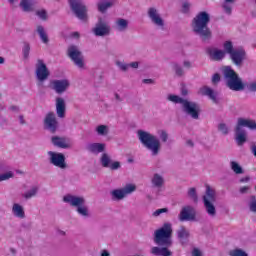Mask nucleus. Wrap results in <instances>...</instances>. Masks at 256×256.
Wrapping results in <instances>:
<instances>
[{"mask_svg": "<svg viewBox=\"0 0 256 256\" xmlns=\"http://www.w3.org/2000/svg\"><path fill=\"white\" fill-rule=\"evenodd\" d=\"M142 83H144L145 85H153V84H155V80H153V79H143Z\"/></svg>", "mask_w": 256, "mask_h": 256, "instance_id": "obj_53", "label": "nucleus"}, {"mask_svg": "<svg viewBox=\"0 0 256 256\" xmlns=\"http://www.w3.org/2000/svg\"><path fill=\"white\" fill-rule=\"evenodd\" d=\"M215 201H217V197L215 196V190L212 189L211 186H206V194L203 196V203L206 209V213L210 217L217 216V209L215 208Z\"/></svg>", "mask_w": 256, "mask_h": 256, "instance_id": "obj_9", "label": "nucleus"}, {"mask_svg": "<svg viewBox=\"0 0 256 256\" xmlns=\"http://www.w3.org/2000/svg\"><path fill=\"white\" fill-rule=\"evenodd\" d=\"M93 33L96 37H105L111 34V26L103 18H99L93 28Z\"/></svg>", "mask_w": 256, "mask_h": 256, "instance_id": "obj_14", "label": "nucleus"}, {"mask_svg": "<svg viewBox=\"0 0 256 256\" xmlns=\"http://www.w3.org/2000/svg\"><path fill=\"white\" fill-rule=\"evenodd\" d=\"M211 21V16L209 13L205 11L199 12L193 19H192V31L200 37L202 41H210L213 34L211 29H209V23Z\"/></svg>", "mask_w": 256, "mask_h": 256, "instance_id": "obj_2", "label": "nucleus"}, {"mask_svg": "<svg viewBox=\"0 0 256 256\" xmlns=\"http://www.w3.org/2000/svg\"><path fill=\"white\" fill-rule=\"evenodd\" d=\"M220 82H221V74L215 73L212 76V83H213V85H217V83H220Z\"/></svg>", "mask_w": 256, "mask_h": 256, "instance_id": "obj_49", "label": "nucleus"}, {"mask_svg": "<svg viewBox=\"0 0 256 256\" xmlns=\"http://www.w3.org/2000/svg\"><path fill=\"white\" fill-rule=\"evenodd\" d=\"M192 256H203L201 254V250H199L198 248H194L192 251Z\"/></svg>", "mask_w": 256, "mask_h": 256, "instance_id": "obj_55", "label": "nucleus"}, {"mask_svg": "<svg viewBox=\"0 0 256 256\" xmlns=\"http://www.w3.org/2000/svg\"><path fill=\"white\" fill-rule=\"evenodd\" d=\"M229 3H235V0H224L222 9L226 15H231L233 13V6H231Z\"/></svg>", "mask_w": 256, "mask_h": 256, "instance_id": "obj_34", "label": "nucleus"}, {"mask_svg": "<svg viewBox=\"0 0 256 256\" xmlns=\"http://www.w3.org/2000/svg\"><path fill=\"white\" fill-rule=\"evenodd\" d=\"M168 101H171L172 103H180L185 115H188V117H191L192 119H199V115L201 114V106L199 103L183 99L178 95L173 94L168 95Z\"/></svg>", "mask_w": 256, "mask_h": 256, "instance_id": "obj_4", "label": "nucleus"}, {"mask_svg": "<svg viewBox=\"0 0 256 256\" xmlns=\"http://www.w3.org/2000/svg\"><path fill=\"white\" fill-rule=\"evenodd\" d=\"M173 226L171 223H164L163 226L154 232V243L158 246L151 248L150 253L154 256H172L173 252L169 247H173Z\"/></svg>", "mask_w": 256, "mask_h": 256, "instance_id": "obj_1", "label": "nucleus"}, {"mask_svg": "<svg viewBox=\"0 0 256 256\" xmlns=\"http://www.w3.org/2000/svg\"><path fill=\"white\" fill-rule=\"evenodd\" d=\"M96 132L98 133V135H102V136L108 135L109 127H107L106 125H99L96 128Z\"/></svg>", "mask_w": 256, "mask_h": 256, "instance_id": "obj_39", "label": "nucleus"}, {"mask_svg": "<svg viewBox=\"0 0 256 256\" xmlns=\"http://www.w3.org/2000/svg\"><path fill=\"white\" fill-rule=\"evenodd\" d=\"M250 149H251V153L254 155V157H256V145L252 144Z\"/></svg>", "mask_w": 256, "mask_h": 256, "instance_id": "obj_58", "label": "nucleus"}, {"mask_svg": "<svg viewBox=\"0 0 256 256\" xmlns=\"http://www.w3.org/2000/svg\"><path fill=\"white\" fill-rule=\"evenodd\" d=\"M52 144L54 147H59L60 149H69V144L65 141V138L59 136H53Z\"/></svg>", "mask_w": 256, "mask_h": 256, "instance_id": "obj_28", "label": "nucleus"}, {"mask_svg": "<svg viewBox=\"0 0 256 256\" xmlns=\"http://www.w3.org/2000/svg\"><path fill=\"white\" fill-rule=\"evenodd\" d=\"M158 135H159L162 143H167V141L169 140V134L165 130H159Z\"/></svg>", "mask_w": 256, "mask_h": 256, "instance_id": "obj_42", "label": "nucleus"}, {"mask_svg": "<svg viewBox=\"0 0 256 256\" xmlns=\"http://www.w3.org/2000/svg\"><path fill=\"white\" fill-rule=\"evenodd\" d=\"M49 75H51V73L49 72V68H47V64H45L43 60L38 59L36 62V78L38 81H47Z\"/></svg>", "mask_w": 256, "mask_h": 256, "instance_id": "obj_17", "label": "nucleus"}, {"mask_svg": "<svg viewBox=\"0 0 256 256\" xmlns=\"http://www.w3.org/2000/svg\"><path fill=\"white\" fill-rule=\"evenodd\" d=\"M248 207L250 211H252V213H256V196L255 195L250 196Z\"/></svg>", "mask_w": 256, "mask_h": 256, "instance_id": "obj_40", "label": "nucleus"}, {"mask_svg": "<svg viewBox=\"0 0 256 256\" xmlns=\"http://www.w3.org/2000/svg\"><path fill=\"white\" fill-rule=\"evenodd\" d=\"M70 9L72 13L79 19L80 21H87L88 19V9L87 5L83 3L82 1L80 2H72Z\"/></svg>", "mask_w": 256, "mask_h": 256, "instance_id": "obj_12", "label": "nucleus"}, {"mask_svg": "<svg viewBox=\"0 0 256 256\" xmlns=\"http://www.w3.org/2000/svg\"><path fill=\"white\" fill-rule=\"evenodd\" d=\"M223 48L225 55L228 54L230 56L232 63L236 65V67H241V65H243V60L245 57H247V52H245V49H235L233 47V42L229 40L224 42Z\"/></svg>", "mask_w": 256, "mask_h": 256, "instance_id": "obj_8", "label": "nucleus"}, {"mask_svg": "<svg viewBox=\"0 0 256 256\" xmlns=\"http://www.w3.org/2000/svg\"><path fill=\"white\" fill-rule=\"evenodd\" d=\"M67 111V105L65 99L58 97L56 98V114L60 119H65V113Z\"/></svg>", "mask_w": 256, "mask_h": 256, "instance_id": "obj_23", "label": "nucleus"}, {"mask_svg": "<svg viewBox=\"0 0 256 256\" xmlns=\"http://www.w3.org/2000/svg\"><path fill=\"white\" fill-rule=\"evenodd\" d=\"M49 161L54 167H59V169H67V162H65V154L59 152L49 151Z\"/></svg>", "mask_w": 256, "mask_h": 256, "instance_id": "obj_16", "label": "nucleus"}, {"mask_svg": "<svg viewBox=\"0 0 256 256\" xmlns=\"http://www.w3.org/2000/svg\"><path fill=\"white\" fill-rule=\"evenodd\" d=\"M101 256H111V253H109L107 250H102Z\"/></svg>", "mask_w": 256, "mask_h": 256, "instance_id": "obj_60", "label": "nucleus"}, {"mask_svg": "<svg viewBox=\"0 0 256 256\" xmlns=\"http://www.w3.org/2000/svg\"><path fill=\"white\" fill-rule=\"evenodd\" d=\"M230 168L232 169V171H234L236 175H243L244 173L243 167H241V165H239V163L235 161L230 162Z\"/></svg>", "mask_w": 256, "mask_h": 256, "instance_id": "obj_36", "label": "nucleus"}, {"mask_svg": "<svg viewBox=\"0 0 256 256\" xmlns=\"http://www.w3.org/2000/svg\"><path fill=\"white\" fill-rule=\"evenodd\" d=\"M111 7H113V1L100 0L97 3L99 13H107V10L111 9Z\"/></svg>", "mask_w": 256, "mask_h": 256, "instance_id": "obj_30", "label": "nucleus"}, {"mask_svg": "<svg viewBox=\"0 0 256 256\" xmlns=\"http://www.w3.org/2000/svg\"><path fill=\"white\" fill-rule=\"evenodd\" d=\"M137 190L134 184H127L124 188L114 189L110 192L112 201H123L127 195H131Z\"/></svg>", "mask_w": 256, "mask_h": 256, "instance_id": "obj_11", "label": "nucleus"}, {"mask_svg": "<svg viewBox=\"0 0 256 256\" xmlns=\"http://www.w3.org/2000/svg\"><path fill=\"white\" fill-rule=\"evenodd\" d=\"M250 179L251 178L249 176H246V177L240 179V183H249Z\"/></svg>", "mask_w": 256, "mask_h": 256, "instance_id": "obj_57", "label": "nucleus"}, {"mask_svg": "<svg viewBox=\"0 0 256 256\" xmlns=\"http://www.w3.org/2000/svg\"><path fill=\"white\" fill-rule=\"evenodd\" d=\"M152 187H155L156 189H161L163 185H165V179L160 174L156 173L153 175L151 179Z\"/></svg>", "mask_w": 256, "mask_h": 256, "instance_id": "obj_29", "label": "nucleus"}, {"mask_svg": "<svg viewBox=\"0 0 256 256\" xmlns=\"http://www.w3.org/2000/svg\"><path fill=\"white\" fill-rule=\"evenodd\" d=\"M147 15L150 19V21L153 23V25H156V27H160V29H164L165 27V20L161 17V14H159V10L155 7L148 8Z\"/></svg>", "mask_w": 256, "mask_h": 256, "instance_id": "obj_19", "label": "nucleus"}, {"mask_svg": "<svg viewBox=\"0 0 256 256\" xmlns=\"http://www.w3.org/2000/svg\"><path fill=\"white\" fill-rule=\"evenodd\" d=\"M69 59L74 63L78 69H85V60L83 53L79 50L76 45H71L67 50Z\"/></svg>", "mask_w": 256, "mask_h": 256, "instance_id": "obj_10", "label": "nucleus"}, {"mask_svg": "<svg viewBox=\"0 0 256 256\" xmlns=\"http://www.w3.org/2000/svg\"><path fill=\"white\" fill-rule=\"evenodd\" d=\"M11 177H13V173H11V172L0 174V182L7 181L8 179H11Z\"/></svg>", "mask_w": 256, "mask_h": 256, "instance_id": "obj_48", "label": "nucleus"}, {"mask_svg": "<svg viewBox=\"0 0 256 256\" xmlns=\"http://www.w3.org/2000/svg\"><path fill=\"white\" fill-rule=\"evenodd\" d=\"M37 193H39V186H33L30 190L24 193L22 197H24V199H32V197H35Z\"/></svg>", "mask_w": 256, "mask_h": 256, "instance_id": "obj_35", "label": "nucleus"}, {"mask_svg": "<svg viewBox=\"0 0 256 256\" xmlns=\"http://www.w3.org/2000/svg\"><path fill=\"white\" fill-rule=\"evenodd\" d=\"M10 253H12V255H16L17 250H15V248H10Z\"/></svg>", "mask_w": 256, "mask_h": 256, "instance_id": "obj_64", "label": "nucleus"}, {"mask_svg": "<svg viewBox=\"0 0 256 256\" xmlns=\"http://www.w3.org/2000/svg\"><path fill=\"white\" fill-rule=\"evenodd\" d=\"M188 94H189V91L187 90V87L182 86V88H181V95L183 97H186V95H188Z\"/></svg>", "mask_w": 256, "mask_h": 256, "instance_id": "obj_56", "label": "nucleus"}, {"mask_svg": "<svg viewBox=\"0 0 256 256\" xmlns=\"http://www.w3.org/2000/svg\"><path fill=\"white\" fill-rule=\"evenodd\" d=\"M116 65H117V67H119V69L121 71H128L129 70V64H127V63H123V62L118 61L116 63Z\"/></svg>", "mask_w": 256, "mask_h": 256, "instance_id": "obj_46", "label": "nucleus"}, {"mask_svg": "<svg viewBox=\"0 0 256 256\" xmlns=\"http://www.w3.org/2000/svg\"><path fill=\"white\" fill-rule=\"evenodd\" d=\"M114 28L116 29V31H119L120 33L127 31V29H129V20L124 18H118L115 21Z\"/></svg>", "mask_w": 256, "mask_h": 256, "instance_id": "obj_27", "label": "nucleus"}, {"mask_svg": "<svg viewBox=\"0 0 256 256\" xmlns=\"http://www.w3.org/2000/svg\"><path fill=\"white\" fill-rule=\"evenodd\" d=\"M190 235L191 233L189 230H187V228H185V226H182L179 230H177V237L181 245H187L189 243Z\"/></svg>", "mask_w": 256, "mask_h": 256, "instance_id": "obj_24", "label": "nucleus"}, {"mask_svg": "<svg viewBox=\"0 0 256 256\" xmlns=\"http://www.w3.org/2000/svg\"><path fill=\"white\" fill-rule=\"evenodd\" d=\"M21 125H25V119L23 118V115L19 116Z\"/></svg>", "mask_w": 256, "mask_h": 256, "instance_id": "obj_62", "label": "nucleus"}, {"mask_svg": "<svg viewBox=\"0 0 256 256\" xmlns=\"http://www.w3.org/2000/svg\"><path fill=\"white\" fill-rule=\"evenodd\" d=\"M189 9H191V3L184 2L182 4V13H185V14L189 13Z\"/></svg>", "mask_w": 256, "mask_h": 256, "instance_id": "obj_50", "label": "nucleus"}, {"mask_svg": "<svg viewBox=\"0 0 256 256\" xmlns=\"http://www.w3.org/2000/svg\"><path fill=\"white\" fill-rule=\"evenodd\" d=\"M206 54L211 61H223V59H225V51L214 47L206 48Z\"/></svg>", "mask_w": 256, "mask_h": 256, "instance_id": "obj_21", "label": "nucleus"}, {"mask_svg": "<svg viewBox=\"0 0 256 256\" xmlns=\"http://www.w3.org/2000/svg\"><path fill=\"white\" fill-rule=\"evenodd\" d=\"M31 52V45L28 42L23 43L22 53L24 59H29V53Z\"/></svg>", "mask_w": 256, "mask_h": 256, "instance_id": "obj_38", "label": "nucleus"}, {"mask_svg": "<svg viewBox=\"0 0 256 256\" xmlns=\"http://www.w3.org/2000/svg\"><path fill=\"white\" fill-rule=\"evenodd\" d=\"M36 32L38 33L40 40L44 45L49 44V35H47V32L45 31V27L39 25L37 26Z\"/></svg>", "mask_w": 256, "mask_h": 256, "instance_id": "obj_32", "label": "nucleus"}, {"mask_svg": "<svg viewBox=\"0 0 256 256\" xmlns=\"http://www.w3.org/2000/svg\"><path fill=\"white\" fill-rule=\"evenodd\" d=\"M222 74L226 87H228L230 91H245L243 79H241L239 74H237L231 66H224L222 68Z\"/></svg>", "mask_w": 256, "mask_h": 256, "instance_id": "obj_6", "label": "nucleus"}, {"mask_svg": "<svg viewBox=\"0 0 256 256\" xmlns=\"http://www.w3.org/2000/svg\"><path fill=\"white\" fill-rule=\"evenodd\" d=\"M69 1V5L71 7L72 3H79L81 0H68Z\"/></svg>", "mask_w": 256, "mask_h": 256, "instance_id": "obj_63", "label": "nucleus"}, {"mask_svg": "<svg viewBox=\"0 0 256 256\" xmlns=\"http://www.w3.org/2000/svg\"><path fill=\"white\" fill-rule=\"evenodd\" d=\"M162 213H169L168 208H160L153 212V217H159V215H162Z\"/></svg>", "mask_w": 256, "mask_h": 256, "instance_id": "obj_45", "label": "nucleus"}, {"mask_svg": "<svg viewBox=\"0 0 256 256\" xmlns=\"http://www.w3.org/2000/svg\"><path fill=\"white\" fill-rule=\"evenodd\" d=\"M249 189H251V187H249V186H243V187H241L240 188V193L242 194V195H245V193H247L248 191H249Z\"/></svg>", "mask_w": 256, "mask_h": 256, "instance_id": "obj_52", "label": "nucleus"}, {"mask_svg": "<svg viewBox=\"0 0 256 256\" xmlns=\"http://www.w3.org/2000/svg\"><path fill=\"white\" fill-rule=\"evenodd\" d=\"M183 67H185L186 69H191V67H193V64H191V61L185 60L183 62Z\"/></svg>", "mask_w": 256, "mask_h": 256, "instance_id": "obj_54", "label": "nucleus"}, {"mask_svg": "<svg viewBox=\"0 0 256 256\" xmlns=\"http://www.w3.org/2000/svg\"><path fill=\"white\" fill-rule=\"evenodd\" d=\"M230 256H248V255H247V252L241 249H235L230 252Z\"/></svg>", "mask_w": 256, "mask_h": 256, "instance_id": "obj_44", "label": "nucleus"}, {"mask_svg": "<svg viewBox=\"0 0 256 256\" xmlns=\"http://www.w3.org/2000/svg\"><path fill=\"white\" fill-rule=\"evenodd\" d=\"M199 95H202L204 97H208L213 101V103H219L217 100V92H215L213 89L209 88V86H203L198 91Z\"/></svg>", "mask_w": 256, "mask_h": 256, "instance_id": "obj_22", "label": "nucleus"}, {"mask_svg": "<svg viewBox=\"0 0 256 256\" xmlns=\"http://www.w3.org/2000/svg\"><path fill=\"white\" fill-rule=\"evenodd\" d=\"M247 89H248V91H250V93H256V80L250 82L247 85Z\"/></svg>", "mask_w": 256, "mask_h": 256, "instance_id": "obj_47", "label": "nucleus"}, {"mask_svg": "<svg viewBox=\"0 0 256 256\" xmlns=\"http://www.w3.org/2000/svg\"><path fill=\"white\" fill-rule=\"evenodd\" d=\"M63 201L64 203L71 205V207H76V211L78 215H81V217H91V213H89V207L85 205L87 203L85 197L67 194L63 197Z\"/></svg>", "mask_w": 256, "mask_h": 256, "instance_id": "obj_7", "label": "nucleus"}, {"mask_svg": "<svg viewBox=\"0 0 256 256\" xmlns=\"http://www.w3.org/2000/svg\"><path fill=\"white\" fill-rule=\"evenodd\" d=\"M188 197L194 203H198L199 202V196L197 195V189H195V188L188 189Z\"/></svg>", "mask_w": 256, "mask_h": 256, "instance_id": "obj_37", "label": "nucleus"}, {"mask_svg": "<svg viewBox=\"0 0 256 256\" xmlns=\"http://www.w3.org/2000/svg\"><path fill=\"white\" fill-rule=\"evenodd\" d=\"M105 147V143H90L86 149L89 153H93V155H99V153H105Z\"/></svg>", "mask_w": 256, "mask_h": 256, "instance_id": "obj_25", "label": "nucleus"}, {"mask_svg": "<svg viewBox=\"0 0 256 256\" xmlns=\"http://www.w3.org/2000/svg\"><path fill=\"white\" fill-rule=\"evenodd\" d=\"M186 145L189 147H194L195 144L191 140H187Z\"/></svg>", "mask_w": 256, "mask_h": 256, "instance_id": "obj_61", "label": "nucleus"}, {"mask_svg": "<svg viewBox=\"0 0 256 256\" xmlns=\"http://www.w3.org/2000/svg\"><path fill=\"white\" fill-rule=\"evenodd\" d=\"M43 127L45 131H49L50 133H57V129H59V121H57V116L55 112H48L43 120Z\"/></svg>", "mask_w": 256, "mask_h": 256, "instance_id": "obj_13", "label": "nucleus"}, {"mask_svg": "<svg viewBox=\"0 0 256 256\" xmlns=\"http://www.w3.org/2000/svg\"><path fill=\"white\" fill-rule=\"evenodd\" d=\"M37 5V0H21L20 7L24 13H33L35 11V6Z\"/></svg>", "mask_w": 256, "mask_h": 256, "instance_id": "obj_26", "label": "nucleus"}, {"mask_svg": "<svg viewBox=\"0 0 256 256\" xmlns=\"http://www.w3.org/2000/svg\"><path fill=\"white\" fill-rule=\"evenodd\" d=\"M12 213L14 217H18V219H25V210L21 204L14 203L12 206Z\"/></svg>", "mask_w": 256, "mask_h": 256, "instance_id": "obj_31", "label": "nucleus"}, {"mask_svg": "<svg viewBox=\"0 0 256 256\" xmlns=\"http://www.w3.org/2000/svg\"><path fill=\"white\" fill-rule=\"evenodd\" d=\"M243 127H247L251 131H256V122L253 119L238 118L234 128L235 141L238 147H243L247 143V130Z\"/></svg>", "mask_w": 256, "mask_h": 256, "instance_id": "obj_3", "label": "nucleus"}, {"mask_svg": "<svg viewBox=\"0 0 256 256\" xmlns=\"http://www.w3.org/2000/svg\"><path fill=\"white\" fill-rule=\"evenodd\" d=\"M36 15L39 17V19H42V21H47V10H37Z\"/></svg>", "mask_w": 256, "mask_h": 256, "instance_id": "obj_43", "label": "nucleus"}, {"mask_svg": "<svg viewBox=\"0 0 256 256\" xmlns=\"http://www.w3.org/2000/svg\"><path fill=\"white\" fill-rule=\"evenodd\" d=\"M137 135L143 147L148 149L153 157H157L161 151V141L159 138L145 130H138Z\"/></svg>", "mask_w": 256, "mask_h": 256, "instance_id": "obj_5", "label": "nucleus"}, {"mask_svg": "<svg viewBox=\"0 0 256 256\" xmlns=\"http://www.w3.org/2000/svg\"><path fill=\"white\" fill-rule=\"evenodd\" d=\"M172 69L176 77H183L185 75V70L183 69V66H181V64H179L178 62H172Z\"/></svg>", "mask_w": 256, "mask_h": 256, "instance_id": "obj_33", "label": "nucleus"}, {"mask_svg": "<svg viewBox=\"0 0 256 256\" xmlns=\"http://www.w3.org/2000/svg\"><path fill=\"white\" fill-rule=\"evenodd\" d=\"M129 67H131V69H139V62L135 61V62L128 63V69Z\"/></svg>", "mask_w": 256, "mask_h": 256, "instance_id": "obj_51", "label": "nucleus"}, {"mask_svg": "<svg viewBox=\"0 0 256 256\" xmlns=\"http://www.w3.org/2000/svg\"><path fill=\"white\" fill-rule=\"evenodd\" d=\"M196 217L197 212L195 211V208H193V206L191 205L184 206L178 215V219L181 222L195 221Z\"/></svg>", "mask_w": 256, "mask_h": 256, "instance_id": "obj_18", "label": "nucleus"}, {"mask_svg": "<svg viewBox=\"0 0 256 256\" xmlns=\"http://www.w3.org/2000/svg\"><path fill=\"white\" fill-rule=\"evenodd\" d=\"M114 97H115L116 101H118L119 103H121V101H123V98L118 93H115Z\"/></svg>", "mask_w": 256, "mask_h": 256, "instance_id": "obj_59", "label": "nucleus"}, {"mask_svg": "<svg viewBox=\"0 0 256 256\" xmlns=\"http://www.w3.org/2000/svg\"><path fill=\"white\" fill-rule=\"evenodd\" d=\"M218 131H220L222 135H229V127H227V124L225 123H220L218 125Z\"/></svg>", "mask_w": 256, "mask_h": 256, "instance_id": "obj_41", "label": "nucleus"}, {"mask_svg": "<svg viewBox=\"0 0 256 256\" xmlns=\"http://www.w3.org/2000/svg\"><path fill=\"white\" fill-rule=\"evenodd\" d=\"M100 164L105 169H110L111 171H117L121 169V162L113 161V159H111V155L105 152L102 153L100 157Z\"/></svg>", "mask_w": 256, "mask_h": 256, "instance_id": "obj_15", "label": "nucleus"}, {"mask_svg": "<svg viewBox=\"0 0 256 256\" xmlns=\"http://www.w3.org/2000/svg\"><path fill=\"white\" fill-rule=\"evenodd\" d=\"M70 86L71 83L67 79L52 81V89L58 95H62V93H65V91H67Z\"/></svg>", "mask_w": 256, "mask_h": 256, "instance_id": "obj_20", "label": "nucleus"}]
</instances>
